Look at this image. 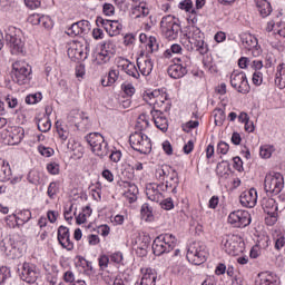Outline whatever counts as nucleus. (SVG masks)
<instances>
[{
  "instance_id": "4d7b16f0",
  "label": "nucleus",
  "mask_w": 285,
  "mask_h": 285,
  "mask_svg": "<svg viewBox=\"0 0 285 285\" xmlns=\"http://www.w3.org/2000/svg\"><path fill=\"white\" fill-rule=\"evenodd\" d=\"M121 90L125 92V95H127V97H132V95L136 92L135 85L128 81L121 85Z\"/></svg>"
},
{
  "instance_id": "c85d7f7f",
  "label": "nucleus",
  "mask_w": 285,
  "mask_h": 285,
  "mask_svg": "<svg viewBox=\"0 0 285 285\" xmlns=\"http://www.w3.org/2000/svg\"><path fill=\"white\" fill-rule=\"evenodd\" d=\"M282 281L279 276L273 273H263L259 274L256 278L255 285H281Z\"/></svg>"
},
{
  "instance_id": "58836bf2",
  "label": "nucleus",
  "mask_w": 285,
  "mask_h": 285,
  "mask_svg": "<svg viewBox=\"0 0 285 285\" xmlns=\"http://www.w3.org/2000/svg\"><path fill=\"white\" fill-rule=\"evenodd\" d=\"M183 50L184 49L181 48V45L174 43L170 46L169 49L165 50V52L163 53V57L165 59H173L174 55H181Z\"/></svg>"
},
{
  "instance_id": "9b49d317",
  "label": "nucleus",
  "mask_w": 285,
  "mask_h": 285,
  "mask_svg": "<svg viewBox=\"0 0 285 285\" xmlns=\"http://www.w3.org/2000/svg\"><path fill=\"white\" fill-rule=\"evenodd\" d=\"M129 144L134 150L140 153V155H148L153 150V142L146 134L139 131L134 132L129 137Z\"/></svg>"
},
{
  "instance_id": "a211bd4d",
  "label": "nucleus",
  "mask_w": 285,
  "mask_h": 285,
  "mask_svg": "<svg viewBox=\"0 0 285 285\" xmlns=\"http://www.w3.org/2000/svg\"><path fill=\"white\" fill-rule=\"evenodd\" d=\"M174 65L168 67V75L171 79H181V77L186 76V65L185 62L188 61L186 57H175L173 58Z\"/></svg>"
},
{
  "instance_id": "49530a36",
  "label": "nucleus",
  "mask_w": 285,
  "mask_h": 285,
  "mask_svg": "<svg viewBox=\"0 0 285 285\" xmlns=\"http://www.w3.org/2000/svg\"><path fill=\"white\" fill-rule=\"evenodd\" d=\"M256 246L262 250H266L271 246V237L268 235H261L256 243Z\"/></svg>"
},
{
  "instance_id": "a878e982",
  "label": "nucleus",
  "mask_w": 285,
  "mask_h": 285,
  "mask_svg": "<svg viewBox=\"0 0 285 285\" xmlns=\"http://www.w3.org/2000/svg\"><path fill=\"white\" fill-rule=\"evenodd\" d=\"M20 277L22 282H27V284H35L39 277L37 267H35V265H30V263H24L21 267Z\"/></svg>"
},
{
  "instance_id": "423d86ee",
  "label": "nucleus",
  "mask_w": 285,
  "mask_h": 285,
  "mask_svg": "<svg viewBox=\"0 0 285 285\" xmlns=\"http://www.w3.org/2000/svg\"><path fill=\"white\" fill-rule=\"evenodd\" d=\"M131 19L135 23H138L140 28L145 30H150L153 28V17L150 16V9L144 2H140L138 6H135L131 9Z\"/></svg>"
},
{
  "instance_id": "ea45409f",
  "label": "nucleus",
  "mask_w": 285,
  "mask_h": 285,
  "mask_svg": "<svg viewBox=\"0 0 285 285\" xmlns=\"http://www.w3.org/2000/svg\"><path fill=\"white\" fill-rule=\"evenodd\" d=\"M37 126L40 132H48L52 128V122L48 116H43L37 121Z\"/></svg>"
},
{
  "instance_id": "338daca9",
  "label": "nucleus",
  "mask_w": 285,
  "mask_h": 285,
  "mask_svg": "<svg viewBox=\"0 0 285 285\" xmlns=\"http://www.w3.org/2000/svg\"><path fill=\"white\" fill-rule=\"evenodd\" d=\"M275 249L276 250H282L283 246H285V237L283 234H278L275 238Z\"/></svg>"
},
{
  "instance_id": "f3484780",
  "label": "nucleus",
  "mask_w": 285,
  "mask_h": 285,
  "mask_svg": "<svg viewBox=\"0 0 285 285\" xmlns=\"http://www.w3.org/2000/svg\"><path fill=\"white\" fill-rule=\"evenodd\" d=\"M227 220L234 228H246V226H250V214L242 209L235 210L228 215Z\"/></svg>"
},
{
  "instance_id": "4468645a",
  "label": "nucleus",
  "mask_w": 285,
  "mask_h": 285,
  "mask_svg": "<svg viewBox=\"0 0 285 285\" xmlns=\"http://www.w3.org/2000/svg\"><path fill=\"white\" fill-rule=\"evenodd\" d=\"M229 83L232 88H234L236 92H240V95H248L250 92V85L244 71L234 70L230 73Z\"/></svg>"
},
{
  "instance_id": "69168bd1",
  "label": "nucleus",
  "mask_w": 285,
  "mask_h": 285,
  "mask_svg": "<svg viewBox=\"0 0 285 285\" xmlns=\"http://www.w3.org/2000/svg\"><path fill=\"white\" fill-rule=\"evenodd\" d=\"M228 150H230V145L226 141H219L217 144V153L218 155H228Z\"/></svg>"
},
{
  "instance_id": "2eb2a0df",
  "label": "nucleus",
  "mask_w": 285,
  "mask_h": 285,
  "mask_svg": "<svg viewBox=\"0 0 285 285\" xmlns=\"http://www.w3.org/2000/svg\"><path fill=\"white\" fill-rule=\"evenodd\" d=\"M265 190L271 195H279L284 190V175L279 173H269L265 176Z\"/></svg>"
},
{
  "instance_id": "5fc2aeb1",
  "label": "nucleus",
  "mask_w": 285,
  "mask_h": 285,
  "mask_svg": "<svg viewBox=\"0 0 285 285\" xmlns=\"http://www.w3.org/2000/svg\"><path fill=\"white\" fill-rule=\"evenodd\" d=\"M43 99V96L41 92L31 94L26 97V104H29V106H33L35 104H39Z\"/></svg>"
},
{
  "instance_id": "6ab92c4d",
  "label": "nucleus",
  "mask_w": 285,
  "mask_h": 285,
  "mask_svg": "<svg viewBox=\"0 0 285 285\" xmlns=\"http://www.w3.org/2000/svg\"><path fill=\"white\" fill-rule=\"evenodd\" d=\"M116 66L117 68L122 70V72L127 73L128 77H132V79H139V77H141V73L139 69H137V66L135 65V62L124 57L117 58Z\"/></svg>"
},
{
  "instance_id": "c9c22d12",
  "label": "nucleus",
  "mask_w": 285,
  "mask_h": 285,
  "mask_svg": "<svg viewBox=\"0 0 285 285\" xmlns=\"http://www.w3.org/2000/svg\"><path fill=\"white\" fill-rule=\"evenodd\" d=\"M119 67L117 68H111L108 72V80H101V85L104 87H108V86H114V83H117V81H119Z\"/></svg>"
},
{
  "instance_id": "aec40b11",
  "label": "nucleus",
  "mask_w": 285,
  "mask_h": 285,
  "mask_svg": "<svg viewBox=\"0 0 285 285\" xmlns=\"http://www.w3.org/2000/svg\"><path fill=\"white\" fill-rule=\"evenodd\" d=\"M97 23L104 27L109 37H118V35H121V30H124V24H121L119 20H107L100 18L97 20Z\"/></svg>"
},
{
  "instance_id": "e2e57ef3",
  "label": "nucleus",
  "mask_w": 285,
  "mask_h": 285,
  "mask_svg": "<svg viewBox=\"0 0 285 285\" xmlns=\"http://www.w3.org/2000/svg\"><path fill=\"white\" fill-rule=\"evenodd\" d=\"M6 225L8 226V228H17V226H21L19 225V220L17 219L16 214L6 217Z\"/></svg>"
},
{
  "instance_id": "774afa93",
  "label": "nucleus",
  "mask_w": 285,
  "mask_h": 285,
  "mask_svg": "<svg viewBox=\"0 0 285 285\" xmlns=\"http://www.w3.org/2000/svg\"><path fill=\"white\" fill-rule=\"evenodd\" d=\"M40 26H42V28H52V19L49 18V16H40Z\"/></svg>"
},
{
  "instance_id": "bb28decb",
  "label": "nucleus",
  "mask_w": 285,
  "mask_h": 285,
  "mask_svg": "<svg viewBox=\"0 0 285 285\" xmlns=\"http://www.w3.org/2000/svg\"><path fill=\"white\" fill-rule=\"evenodd\" d=\"M26 130L22 127H11L7 131V144L9 146H18L20 141H23Z\"/></svg>"
},
{
  "instance_id": "09e8293b",
  "label": "nucleus",
  "mask_w": 285,
  "mask_h": 285,
  "mask_svg": "<svg viewBox=\"0 0 285 285\" xmlns=\"http://www.w3.org/2000/svg\"><path fill=\"white\" fill-rule=\"evenodd\" d=\"M275 81L278 83H285V65L281 63L276 68Z\"/></svg>"
},
{
  "instance_id": "20e7f679",
  "label": "nucleus",
  "mask_w": 285,
  "mask_h": 285,
  "mask_svg": "<svg viewBox=\"0 0 285 285\" xmlns=\"http://www.w3.org/2000/svg\"><path fill=\"white\" fill-rule=\"evenodd\" d=\"M160 30L165 39L175 41V39L179 38V32H181L179 19L173 14L163 17L160 21Z\"/></svg>"
},
{
  "instance_id": "a19ab883",
  "label": "nucleus",
  "mask_w": 285,
  "mask_h": 285,
  "mask_svg": "<svg viewBox=\"0 0 285 285\" xmlns=\"http://www.w3.org/2000/svg\"><path fill=\"white\" fill-rule=\"evenodd\" d=\"M215 126H224L226 121V111L222 108H216L213 111Z\"/></svg>"
},
{
  "instance_id": "cd10ccee",
  "label": "nucleus",
  "mask_w": 285,
  "mask_h": 285,
  "mask_svg": "<svg viewBox=\"0 0 285 285\" xmlns=\"http://www.w3.org/2000/svg\"><path fill=\"white\" fill-rule=\"evenodd\" d=\"M58 242L66 250H72L75 248V244L70 240V229L66 226L58 228Z\"/></svg>"
},
{
  "instance_id": "72a5a7b5",
  "label": "nucleus",
  "mask_w": 285,
  "mask_h": 285,
  "mask_svg": "<svg viewBox=\"0 0 285 285\" xmlns=\"http://www.w3.org/2000/svg\"><path fill=\"white\" fill-rule=\"evenodd\" d=\"M173 170H175V169H171L170 166H168V165L159 166L155 170V178L158 181H165L166 177H168L169 175H170V177H173Z\"/></svg>"
},
{
  "instance_id": "0e129e2a",
  "label": "nucleus",
  "mask_w": 285,
  "mask_h": 285,
  "mask_svg": "<svg viewBox=\"0 0 285 285\" xmlns=\"http://www.w3.org/2000/svg\"><path fill=\"white\" fill-rule=\"evenodd\" d=\"M109 153H110L109 159L111 161H114V164H119V161H121V157H122L121 150H119V149L110 150L109 149Z\"/></svg>"
},
{
  "instance_id": "2f4dec72",
  "label": "nucleus",
  "mask_w": 285,
  "mask_h": 285,
  "mask_svg": "<svg viewBox=\"0 0 285 285\" xmlns=\"http://www.w3.org/2000/svg\"><path fill=\"white\" fill-rule=\"evenodd\" d=\"M255 3L263 19H266V17H269L271 12H273V7L271 6V2H268V0H255Z\"/></svg>"
},
{
  "instance_id": "c756f323",
  "label": "nucleus",
  "mask_w": 285,
  "mask_h": 285,
  "mask_svg": "<svg viewBox=\"0 0 285 285\" xmlns=\"http://www.w3.org/2000/svg\"><path fill=\"white\" fill-rule=\"evenodd\" d=\"M124 187V197L128 199L129 204H134V202H137V195H139V188H137V185L125 181L122 184Z\"/></svg>"
},
{
  "instance_id": "412c9836",
  "label": "nucleus",
  "mask_w": 285,
  "mask_h": 285,
  "mask_svg": "<svg viewBox=\"0 0 285 285\" xmlns=\"http://www.w3.org/2000/svg\"><path fill=\"white\" fill-rule=\"evenodd\" d=\"M90 21L80 20L78 22L72 23L69 28H67L66 33L69 37H81L82 35H88L90 32Z\"/></svg>"
},
{
  "instance_id": "1a4fd4ad",
  "label": "nucleus",
  "mask_w": 285,
  "mask_h": 285,
  "mask_svg": "<svg viewBox=\"0 0 285 285\" xmlns=\"http://www.w3.org/2000/svg\"><path fill=\"white\" fill-rule=\"evenodd\" d=\"M144 101L154 108H168L170 100H168V94L165 90H147L142 95Z\"/></svg>"
},
{
  "instance_id": "4be33fe9",
  "label": "nucleus",
  "mask_w": 285,
  "mask_h": 285,
  "mask_svg": "<svg viewBox=\"0 0 285 285\" xmlns=\"http://www.w3.org/2000/svg\"><path fill=\"white\" fill-rule=\"evenodd\" d=\"M239 39H240L242 46H243V48H245V50H248L249 52H252V55L254 57H257L259 55L261 51L257 49L258 41L254 35L246 33V32L240 33Z\"/></svg>"
},
{
  "instance_id": "39448f33",
  "label": "nucleus",
  "mask_w": 285,
  "mask_h": 285,
  "mask_svg": "<svg viewBox=\"0 0 285 285\" xmlns=\"http://www.w3.org/2000/svg\"><path fill=\"white\" fill-rule=\"evenodd\" d=\"M32 79V67L26 60H18L12 63V80L18 86H26Z\"/></svg>"
},
{
  "instance_id": "603ef678",
  "label": "nucleus",
  "mask_w": 285,
  "mask_h": 285,
  "mask_svg": "<svg viewBox=\"0 0 285 285\" xmlns=\"http://www.w3.org/2000/svg\"><path fill=\"white\" fill-rule=\"evenodd\" d=\"M58 193H59V184H57L56 181L50 183L47 189L48 197L50 199H55Z\"/></svg>"
},
{
  "instance_id": "f257e3e1",
  "label": "nucleus",
  "mask_w": 285,
  "mask_h": 285,
  "mask_svg": "<svg viewBox=\"0 0 285 285\" xmlns=\"http://www.w3.org/2000/svg\"><path fill=\"white\" fill-rule=\"evenodd\" d=\"M179 186V175L177 170H173L169 179L166 180V184H156L150 183L146 186V195L150 202L159 203L164 199V194L161 191L166 190L167 193H173V195H177V188Z\"/></svg>"
},
{
  "instance_id": "a18cd8bd",
  "label": "nucleus",
  "mask_w": 285,
  "mask_h": 285,
  "mask_svg": "<svg viewBox=\"0 0 285 285\" xmlns=\"http://www.w3.org/2000/svg\"><path fill=\"white\" fill-rule=\"evenodd\" d=\"M112 57V53H110L107 50L101 49L100 52L96 56L97 63H108Z\"/></svg>"
},
{
  "instance_id": "680f3d73",
  "label": "nucleus",
  "mask_w": 285,
  "mask_h": 285,
  "mask_svg": "<svg viewBox=\"0 0 285 285\" xmlns=\"http://www.w3.org/2000/svg\"><path fill=\"white\" fill-rule=\"evenodd\" d=\"M38 153L42 157H52V155H55V149H52V147H46L43 145H39L38 146Z\"/></svg>"
},
{
  "instance_id": "79ce46f5",
  "label": "nucleus",
  "mask_w": 285,
  "mask_h": 285,
  "mask_svg": "<svg viewBox=\"0 0 285 285\" xmlns=\"http://www.w3.org/2000/svg\"><path fill=\"white\" fill-rule=\"evenodd\" d=\"M275 153V146L273 145H262L259 148V155L262 159H271Z\"/></svg>"
},
{
  "instance_id": "13d9d810",
  "label": "nucleus",
  "mask_w": 285,
  "mask_h": 285,
  "mask_svg": "<svg viewBox=\"0 0 285 285\" xmlns=\"http://www.w3.org/2000/svg\"><path fill=\"white\" fill-rule=\"evenodd\" d=\"M178 8L180 10H185V12H191L195 13V9L193 8V0H183L179 2Z\"/></svg>"
},
{
  "instance_id": "f704fd0d",
  "label": "nucleus",
  "mask_w": 285,
  "mask_h": 285,
  "mask_svg": "<svg viewBox=\"0 0 285 285\" xmlns=\"http://www.w3.org/2000/svg\"><path fill=\"white\" fill-rule=\"evenodd\" d=\"M12 169L10 164L3 159H0V181H10Z\"/></svg>"
},
{
  "instance_id": "052dcab7",
  "label": "nucleus",
  "mask_w": 285,
  "mask_h": 285,
  "mask_svg": "<svg viewBox=\"0 0 285 285\" xmlns=\"http://www.w3.org/2000/svg\"><path fill=\"white\" fill-rule=\"evenodd\" d=\"M47 173H49V175H59V173H60L59 163H57V161L48 163L47 164Z\"/></svg>"
},
{
  "instance_id": "37998d69",
  "label": "nucleus",
  "mask_w": 285,
  "mask_h": 285,
  "mask_svg": "<svg viewBox=\"0 0 285 285\" xmlns=\"http://www.w3.org/2000/svg\"><path fill=\"white\" fill-rule=\"evenodd\" d=\"M110 263L114 264V266H117L119 268L120 266H124V253L121 252H114L109 255Z\"/></svg>"
},
{
  "instance_id": "6e6552de",
  "label": "nucleus",
  "mask_w": 285,
  "mask_h": 285,
  "mask_svg": "<svg viewBox=\"0 0 285 285\" xmlns=\"http://www.w3.org/2000/svg\"><path fill=\"white\" fill-rule=\"evenodd\" d=\"M186 37L191 46H195L199 55L208 53V45L204 41V33L202 29L195 26H189L186 29Z\"/></svg>"
},
{
  "instance_id": "bf43d9fd",
  "label": "nucleus",
  "mask_w": 285,
  "mask_h": 285,
  "mask_svg": "<svg viewBox=\"0 0 285 285\" xmlns=\"http://www.w3.org/2000/svg\"><path fill=\"white\" fill-rule=\"evenodd\" d=\"M141 217L146 219V222H153V209L148 207V205H142L140 210Z\"/></svg>"
},
{
  "instance_id": "b1692460",
  "label": "nucleus",
  "mask_w": 285,
  "mask_h": 285,
  "mask_svg": "<svg viewBox=\"0 0 285 285\" xmlns=\"http://www.w3.org/2000/svg\"><path fill=\"white\" fill-rule=\"evenodd\" d=\"M135 285H157V272L150 267L140 268V278Z\"/></svg>"
},
{
  "instance_id": "8fccbe9b",
  "label": "nucleus",
  "mask_w": 285,
  "mask_h": 285,
  "mask_svg": "<svg viewBox=\"0 0 285 285\" xmlns=\"http://www.w3.org/2000/svg\"><path fill=\"white\" fill-rule=\"evenodd\" d=\"M146 50H148V52H157V50H159V43H157V38L153 36L148 38V41L146 43Z\"/></svg>"
},
{
  "instance_id": "6e6d98bb",
  "label": "nucleus",
  "mask_w": 285,
  "mask_h": 285,
  "mask_svg": "<svg viewBox=\"0 0 285 285\" xmlns=\"http://www.w3.org/2000/svg\"><path fill=\"white\" fill-rule=\"evenodd\" d=\"M98 264H99L100 271H106V268H108V265L111 264L110 263V256H108L106 254H101L98 257Z\"/></svg>"
},
{
  "instance_id": "7ed1b4c3",
  "label": "nucleus",
  "mask_w": 285,
  "mask_h": 285,
  "mask_svg": "<svg viewBox=\"0 0 285 285\" xmlns=\"http://www.w3.org/2000/svg\"><path fill=\"white\" fill-rule=\"evenodd\" d=\"M4 38L9 46L11 55H23L26 52L23 33L21 32V29H17L16 27H9L6 30Z\"/></svg>"
},
{
  "instance_id": "393cba45",
  "label": "nucleus",
  "mask_w": 285,
  "mask_h": 285,
  "mask_svg": "<svg viewBox=\"0 0 285 285\" xmlns=\"http://www.w3.org/2000/svg\"><path fill=\"white\" fill-rule=\"evenodd\" d=\"M240 206L244 208H255L257 206V189L250 188L239 196Z\"/></svg>"
},
{
  "instance_id": "dca6fc26",
  "label": "nucleus",
  "mask_w": 285,
  "mask_h": 285,
  "mask_svg": "<svg viewBox=\"0 0 285 285\" xmlns=\"http://www.w3.org/2000/svg\"><path fill=\"white\" fill-rule=\"evenodd\" d=\"M19 246H23V242H16L14 238H10L9 240H2L0 243V250L6 254L9 259H19V257L23 255Z\"/></svg>"
},
{
  "instance_id": "4c0bfd02",
  "label": "nucleus",
  "mask_w": 285,
  "mask_h": 285,
  "mask_svg": "<svg viewBox=\"0 0 285 285\" xmlns=\"http://www.w3.org/2000/svg\"><path fill=\"white\" fill-rule=\"evenodd\" d=\"M16 218L18 219V224L23 226V224H28L29 219H32V213L30 209H22L16 214Z\"/></svg>"
},
{
  "instance_id": "473e14b6",
  "label": "nucleus",
  "mask_w": 285,
  "mask_h": 285,
  "mask_svg": "<svg viewBox=\"0 0 285 285\" xmlns=\"http://www.w3.org/2000/svg\"><path fill=\"white\" fill-rule=\"evenodd\" d=\"M262 207L266 215H275L278 210L277 202H275L274 198H264L262 202Z\"/></svg>"
},
{
  "instance_id": "f03ea898",
  "label": "nucleus",
  "mask_w": 285,
  "mask_h": 285,
  "mask_svg": "<svg viewBox=\"0 0 285 285\" xmlns=\"http://www.w3.org/2000/svg\"><path fill=\"white\" fill-rule=\"evenodd\" d=\"M91 153L100 159L110 155V147L106 142V138L99 132H90L85 137Z\"/></svg>"
},
{
  "instance_id": "de8ad7c7",
  "label": "nucleus",
  "mask_w": 285,
  "mask_h": 285,
  "mask_svg": "<svg viewBox=\"0 0 285 285\" xmlns=\"http://www.w3.org/2000/svg\"><path fill=\"white\" fill-rule=\"evenodd\" d=\"M122 175L127 179H135V171L130 161L122 165Z\"/></svg>"
},
{
  "instance_id": "0eeeda50",
  "label": "nucleus",
  "mask_w": 285,
  "mask_h": 285,
  "mask_svg": "<svg viewBox=\"0 0 285 285\" xmlns=\"http://www.w3.org/2000/svg\"><path fill=\"white\" fill-rule=\"evenodd\" d=\"M177 246V237L173 234H161L154 239L153 250L154 255H164V253H170L173 248Z\"/></svg>"
},
{
  "instance_id": "3c124183",
  "label": "nucleus",
  "mask_w": 285,
  "mask_h": 285,
  "mask_svg": "<svg viewBox=\"0 0 285 285\" xmlns=\"http://www.w3.org/2000/svg\"><path fill=\"white\" fill-rule=\"evenodd\" d=\"M27 179L29 184L37 185L41 180V174L38 170L32 169L29 171Z\"/></svg>"
},
{
  "instance_id": "864d4df0",
  "label": "nucleus",
  "mask_w": 285,
  "mask_h": 285,
  "mask_svg": "<svg viewBox=\"0 0 285 285\" xmlns=\"http://www.w3.org/2000/svg\"><path fill=\"white\" fill-rule=\"evenodd\" d=\"M115 4L114 3H109V2H105L102 3V14H105V17H115Z\"/></svg>"
},
{
  "instance_id": "9d476101",
  "label": "nucleus",
  "mask_w": 285,
  "mask_h": 285,
  "mask_svg": "<svg viewBox=\"0 0 285 285\" xmlns=\"http://www.w3.org/2000/svg\"><path fill=\"white\" fill-rule=\"evenodd\" d=\"M90 47L87 42L73 40L68 43L67 55L71 61H86Z\"/></svg>"
},
{
  "instance_id": "7c9ffc66",
  "label": "nucleus",
  "mask_w": 285,
  "mask_h": 285,
  "mask_svg": "<svg viewBox=\"0 0 285 285\" xmlns=\"http://www.w3.org/2000/svg\"><path fill=\"white\" fill-rule=\"evenodd\" d=\"M151 117L154 119V124L158 130H161V132H166L168 130V119L164 115V112L159 110L151 111Z\"/></svg>"
},
{
  "instance_id": "f8f14e48",
  "label": "nucleus",
  "mask_w": 285,
  "mask_h": 285,
  "mask_svg": "<svg viewBox=\"0 0 285 285\" xmlns=\"http://www.w3.org/2000/svg\"><path fill=\"white\" fill-rule=\"evenodd\" d=\"M222 246L227 255L237 256L244 253V239L237 235L225 236Z\"/></svg>"
},
{
  "instance_id": "5701e85b",
  "label": "nucleus",
  "mask_w": 285,
  "mask_h": 285,
  "mask_svg": "<svg viewBox=\"0 0 285 285\" xmlns=\"http://www.w3.org/2000/svg\"><path fill=\"white\" fill-rule=\"evenodd\" d=\"M137 68L142 77H148L153 72L155 63L153 62L150 56L140 53V56L137 58Z\"/></svg>"
},
{
  "instance_id": "c03bdc74",
  "label": "nucleus",
  "mask_w": 285,
  "mask_h": 285,
  "mask_svg": "<svg viewBox=\"0 0 285 285\" xmlns=\"http://www.w3.org/2000/svg\"><path fill=\"white\" fill-rule=\"evenodd\" d=\"M76 215H77V207H75V205L70 204L65 206L63 217L66 222H69V223L72 222Z\"/></svg>"
},
{
  "instance_id": "e433bc0d",
  "label": "nucleus",
  "mask_w": 285,
  "mask_h": 285,
  "mask_svg": "<svg viewBox=\"0 0 285 285\" xmlns=\"http://www.w3.org/2000/svg\"><path fill=\"white\" fill-rule=\"evenodd\" d=\"M92 215V207L90 205H87L82 208L81 213L76 216V223L81 226V224H86L88 222V217Z\"/></svg>"
},
{
  "instance_id": "ddd939ff",
  "label": "nucleus",
  "mask_w": 285,
  "mask_h": 285,
  "mask_svg": "<svg viewBox=\"0 0 285 285\" xmlns=\"http://www.w3.org/2000/svg\"><path fill=\"white\" fill-rule=\"evenodd\" d=\"M206 257H208V252H206V245L202 243H193L189 245L187 249L186 258L190 264L195 266H200L206 262Z\"/></svg>"
}]
</instances>
